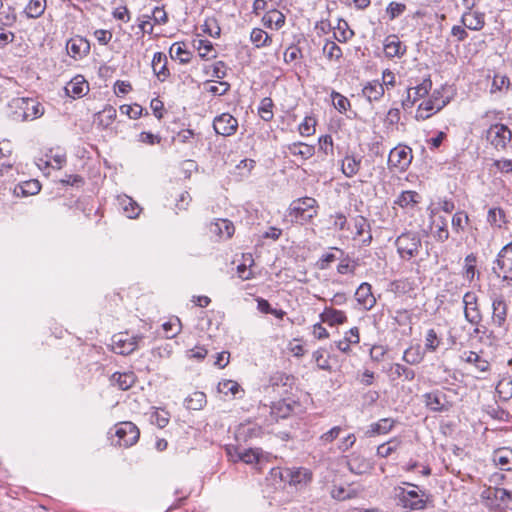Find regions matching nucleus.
Listing matches in <instances>:
<instances>
[{"label": "nucleus", "instance_id": "obj_1", "mask_svg": "<svg viewBox=\"0 0 512 512\" xmlns=\"http://www.w3.org/2000/svg\"><path fill=\"white\" fill-rule=\"evenodd\" d=\"M480 498L483 505L491 512L512 510V493L504 488L485 487Z\"/></svg>", "mask_w": 512, "mask_h": 512}, {"label": "nucleus", "instance_id": "obj_2", "mask_svg": "<svg viewBox=\"0 0 512 512\" xmlns=\"http://www.w3.org/2000/svg\"><path fill=\"white\" fill-rule=\"evenodd\" d=\"M9 107L13 109L11 117L15 121L34 120L44 113L42 105L30 98H15Z\"/></svg>", "mask_w": 512, "mask_h": 512}, {"label": "nucleus", "instance_id": "obj_3", "mask_svg": "<svg viewBox=\"0 0 512 512\" xmlns=\"http://www.w3.org/2000/svg\"><path fill=\"white\" fill-rule=\"evenodd\" d=\"M409 488L398 489V498L401 505L410 510H423L426 508L428 496L425 491L418 488V486L410 483H405Z\"/></svg>", "mask_w": 512, "mask_h": 512}, {"label": "nucleus", "instance_id": "obj_4", "mask_svg": "<svg viewBox=\"0 0 512 512\" xmlns=\"http://www.w3.org/2000/svg\"><path fill=\"white\" fill-rule=\"evenodd\" d=\"M114 436L116 445L123 448H129L135 445L140 438V430L131 421H122L114 425Z\"/></svg>", "mask_w": 512, "mask_h": 512}, {"label": "nucleus", "instance_id": "obj_5", "mask_svg": "<svg viewBox=\"0 0 512 512\" xmlns=\"http://www.w3.org/2000/svg\"><path fill=\"white\" fill-rule=\"evenodd\" d=\"M317 201L312 197H303L294 200L290 207V215L295 217L296 222H309L317 216Z\"/></svg>", "mask_w": 512, "mask_h": 512}, {"label": "nucleus", "instance_id": "obj_6", "mask_svg": "<svg viewBox=\"0 0 512 512\" xmlns=\"http://www.w3.org/2000/svg\"><path fill=\"white\" fill-rule=\"evenodd\" d=\"M395 246L403 260H410L418 255L421 239L416 233H403L397 237Z\"/></svg>", "mask_w": 512, "mask_h": 512}, {"label": "nucleus", "instance_id": "obj_7", "mask_svg": "<svg viewBox=\"0 0 512 512\" xmlns=\"http://www.w3.org/2000/svg\"><path fill=\"white\" fill-rule=\"evenodd\" d=\"M460 360L473 368L474 372L480 374L476 376L478 379H486L491 371L490 362L484 358L482 352L464 350L460 354Z\"/></svg>", "mask_w": 512, "mask_h": 512}, {"label": "nucleus", "instance_id": "obj_8", "mask_svg": "<svg viewBox=\"0 0 512 512\" xmlns=\"http://www.w3.org/2000/svg\"><path fill=\"white\" fill-rule=\"evenodd\" d=\"M492 269L504 281H512V242L500 250Z\"/></svg>", "mask_w": 512, "mask_h": 512}, {"label": "nucleus", "instance_id": "obj_9", "mask_svg": "<svg viewBox=\"0 0 512 512\" xmlns=\"http://www.w3.org/2000/svg\"><path fill=\"white\" fill-rule=\"evenodd\" d=\"M424 403L428 409L434 412L448 411L453 402L448 398L444 390H434L423 395Z\"/></svg>", "mask_w": 512, "mask_h": 512}, {"label": "nucleus", "instance_id": "obj_10", "mask_svg": "<svg viewBox=\"0 0 512 512\" xmlns=\"http://www.w3.org/2000/svg\"><path fill=\"white\" fill-rule=\"evenodd\" d=\"M511 131L504 124H494L486 132V139L496 148L505 149L506 145L511 141Z\"/></svg>", "mask_w": 512, "mask_h": 512}, {"label": "nucleus", "instance_id": "obj_11", "mask_svg": "<svg viewBox=\"0 0 512 512\" xmlns=\"http://www.w3.org/2000/svg\"><path fill=\"white\" fill-rule=\"evenodd\" d=\"M295 385V377L285 372L277 371L269 378V386L279 394L289 393Z\"/></svg>", "mask_w": 512, "mask_h": 512}, {"label": "nucleus", "instance_id": "obj_12", "mask_svg": "<svg viewBox=\"0 0 512 512\" xmlns=\"http://www.w3.org/2000/svg\"><path fill=\"white\" fill-rule=\"evenodd\" d=\"M238 127V121L229 113H223L217 116L213 121L215 132L222 136L233 135Z\"/></svg>", "mask_w": 512, "mask_h": 512}, {"label": "nucleus", "instance_id": "obj_13", "mask_svg": "<svg viewBox=\"0 0 512 512\" xmlns=\"http://www.w3.org/2000/svg\"><path fill=\"white\" fill-rule=\"evenodd\" d=\"M228 454L231 457H235L234 461H242L246 464H254L260 461L262 450L260 448L240 449L236 447L233 449H228Z\"/></svg>", "mask_w": 512, "mask_h": 512}, {"label": "nucleus", "instance_id": "obj_14", "mask_svg": "<svg viewBox=\"0 0 512 512\" xmlns=\"http://www.w3.org/2000/svg\"><path fill=\"white\" fill-rule=\"evenodd\" d=\"M111 385L119 390L126 391L133 387L137 382V376L132 371L115 372L110 378Z\"/></svg>", "mask_w": 512, "mask_h": 512}, {"label": "nucleus", "instance_id": "obj_15", "mask_svg": "<svg viewBox=\"0 0 512 512\" xmlns=\"http://www.w3.org/2000/svg\"><path fill=\"white\" fill-rule=\"evenodd\" d=\"M311 479V471L304 467L289 468V472L286 474V484L290 486L306 485Z\"/></svg>", "mask_w": 512, "mask_h": 512}, {"label": "nucleus", "instance_id": "obj_16", "mask_svg": "<svg viewBox=\"0 0 512 512\" xmlns=\"http://www.w3.org/2000/svg\"><path fill=\"white\" fill-rule=\"evenodd\" d=\"M492 461L501 470H512V448L500 447L493 451Z\"/></svg>", "mask_w": 512, "mask_h": 512}, {"label": "nucleus", "instance_id": "obj_17", "mask_svg": "<svg viewBox=\"0 0 512 512\" xmlns=\"http://www.w3.org/2000/svg\"><path fill=\"white\" fill-rule=\"evenodd\" d=\"M384 53L388 58H400L406 53V46L402 44L398 36L389 35L384 40Z\"/></svg>", "mask_w": 512, "mask_h": 512}, {"label": "nucleus", "instance_id": "obj_18", "mask_svg": "<svg viewBox=\"0 0 512 512\" xmlns=\"http://www.w3.org/2000/svg\"><path fill=\"white\" fill-rule=\"evenodd\" d=\"M112 347L116 353L127 355L135 350L136 342L127 334L119 333L113 336Z\"/></svg>", "mask_w": 512, "mask_h": 512}, {"label": "nucleus", "instance_id": "obj_19", "mask_svg": "<svg viewBox=\"0 0 512 512\" xmlns=\"http://www.w3.org/2000/svg\"><path fill=\"white\" fill-rule=\"evenodd\" d=\"M67 51L73 58H82L90 51V43L82 37L71 38L67 42Z\"/></svg>", "mask_w": 512, "mask_h": 512}, {"label": "nucleus", "instance_id": "obj_20", "mask_svg": "<svg viewBox=\"0 0 512 512\" xmlns=\"http://www.w3.org/2000/svg\"><path fill=\"white\" fill-rule=\"evenodd\" d=\"M461 23L469 30L479 31L485 25L484 13L468 10L461 17Z\"/></svg>", "mask_w": 512, "mask_h": 512}, {"label": "nucleus", "instance_id": "obj_21", "mask_svg": "<svg viewBox=\"0 0 512 512\" xmlns=\"http://www.w3.org/2000/svg\"><path fill=\"white\" fill-rule=\"evenodd\" d=\"M448 101L442 100L441 103L436 104L433 99H428L422 102L417 109L415 118L419 120H426L433 115V113L439 112L443 109Z\"/></svg>", "mask_w": 512, "mask_h": 512}, {"label": "nucleus", "instance_id": "obj_22", "mask_svg": "<svg viewBox=\"0 0 512 512\" xmlns=\"http://www.w3.org/2000/svg\"><path fill=\"white\" fill-rule=\"evenodd\" d=\"M357 302L366 310L371 309L376 299L371 292V285L369 283H362L355 292Z\"/></svg>", "mask_w": 512, "mask_h": 512}, {"label": "nucleus", "instance_id": "obj_23", "mask_svg": "<svg viewBox=\"0 0 512 512\" xmlns=\"http://www.w3.org/2000/svg\"><path fill=\"white\" fill-rule=\"evenodd\" d=\"M295 404V401L289 399H281L273 402L270 411L271 416L276 420L287 418L292 413Z\"/></svg>", "mask_w": 512, "mask_h": 512}, {"label": "nucleus", "instance_id": "obj_24", "mask_svg": "<svg viewBox=\"0 0 512 512\" xmlns=\"http://www.w3.org/2000/svg\"><path fill=\"white\" fill-rule=\"evenodd\" d=\"M412 160L411 150L406 147H397L391 150L389 161L395 166L405 168Z\"/></svg>", "mask_w": 512, "mask_h": 512}, {"label": "nucleus", "instance_id": "obj_25", "mask_svg": "<svg viewBox=\"0 0 512 512\" xmlns=\"http://www.w3.org/2000/svg\"><path fill=\"white\" fill-rule=\"evenodd\" d=\"M396 420L393 418H382L379 421L370 424L369 429L367 430V435L369 437H374L377 435H384L389 433L395 426Z\"/></svg>", "mask_w": 512, "mask_h": 512}, {"label": "nucleus", "instance_id": "obj_26", "mask_svg": "<svg viewBox=\"0 0 512 512\" xmlns=\"http://www.w3.org/2000/svg\"><path fill=\"white\" fill-rule=\"evenodd\" d=\"M218 391L225 396H231L233 398L242 397L244 389L240 384L231 379H224L218 383Z\"/></svg>", "mask_w": 512, "mask_h": 512}, {"label": "nucleus", "instance_id": "obj_27", "mask_svg": "<svg viewBox=\"0 0 512 512\" xmlns=\"http://www.w3.org/2000/svg\"><path fill=\"white\" fill-rule=\"evenodd\" d=\"M117 116V111L114 107L107 105L104 109L95 115V121L99 126L107 129L111 126Z\"/></svg>", "mask_w": 512, "mask_h": 512}, {"label": "nucleus", "instance_id": "obj_28", "mask_svg": "<svg viewBox=\"0 0 512 512\" xmlns=\"http://www.w3.org/2000/svg\"><path fill=\"white\" fill-rule=\"evenodd\" d=\"M469 334L472 340L479 342L490 341L492 332L489 331L481 322H470Z\"/></svg>", "mask_w": 512, "mask_h": 512}, {"label": "nucleus", "instance_id": "obj_29", "mask_svg": "<svg viewBox=\"0 0 512 512\" xmlns=\"http://www.w3.org/2000/svg\"><path fill=\"white\" fill-rule=\"evenodd\" d=\"M207 404L206 394L202 391H194L185 399V406L189 410L199 411Z\"/></svg>", "mask_w": 512, "mask_h": 512}, {"label": "nucleus", "instance_id": "obj_30", "mask_svg": "<svg viewBox=\"0 0 512 512\" xmlns=\"http://www.w3.org/2000/svg\"><path fill=\"white\" fill-rule=\"evenodd\" d=\"M347 465L349 470L355 474H362L369 468L368 461L356 453L347 456Z\"/></svg>", "mask_w": 512, "mask_h": 512}, {"label": "nucleus", "instance_id": "obj_31", "mask_svg": "<svg viewBox=\"0 0 512 512\" xmlns=\"http://www.w3.org/2000/svg\"><path fill=\"white\" fill-rule=\"evenodd\" d=\"M313 360L315 361L316 365L322 369L331 371L333 368V360L334 357L331 356L325 349L320 348L313 352Z\"/></svg>", "mask_w": 512, "mask_h": 512}, {"label": "nucleus", "instance_id": "obj_32", "mask_svg": "<svg viewBox=\"0 0 512 512\" xmlns=\"http://www.w3.org/2000/svg\"><path fill=\"white\" fill-rule=\"evenodd\" d=\"M167 57L163 53H155L152 59V68L157 77L163 81L168 75L169 71L166 68Z\"/></svg>", "mask_w": 512, "mask_h": 512}, {"label": "nucleus", "instance_id": "obj_33", "mask_svg": "<svg viewBox=\"0 0 512 512\" xmlns=\"http://www.w3.org/2000/svg\"><path fill=\"white\" fill-rule=\"evenodd\" d=\"M262 22L267 28H273V26H275L276 29H280L285 23V16L280 11L273 9L262 17Z\"/></svg>", "mask_w": 512, "mask_h": 512}, {"label": "nucleus", "instance_id": "obj_34", "mask_svg": "<svg viewBox=\"0 0 512 512\" xmlns=\"http://www.w3.org/2000/svg\"><path fill=\"white\" fill-rule=\"evenodd\" d=\"M182 330V322H163L157 334L165 339H172L177 336Z\"/></svg>", "mask_w": 512, "mask_h": 512}, {"label": "nucleus", "instance_id": "obj_35", "mask_svg": "<svg viewBox=\"0 0 512 512\" xmlns=\"http://www.w3.org/2000/svg\"><path fill=\"white\" fill-rule=\"evenodd\" d=\"M401 443L402 441L399 438L393 437L377 447V455L381 458H387L400 448Z\"/></svg>", "mask_w": 512, "mask_h": 512}, {"label": "nucleus", "instance_id": "obj_36", "mask_svg": "<svg viewBox=\"0 0 512 512\" xmlns=\"http://www.w3.org/2000/svg\"><path fill=\"white\" fill-rule=\"evenodd\" d=\"M65 89L68 95L81 97L85 94V90L88 89V86L81 76H77L67 84Z\"/></svg>", "mask_w": 512, "mask_h": 512}, {"label": "nucleus", "instance_id": "obj_37", "mask_svg": "<svg viewBox=\"0 0 512 512\" xmlns=\"http://www.w3.org/2000/svg\"><path fill=\"white\" fill-rule=\"evenodd\" d=\"M213 226V232L218 234L220 237H225L227 239L231 238L235 232L234 224L227 219H218Z\"/></svg>", "mask_w": 512, "mask_h": 512}, {"label": "nucleus", "instance_id": "obj_38", "mask_svg": "<svg viewBox=\"0 0 512 512\" xmlns=\"http://www.w3.org/2000/svg\"><path fill=\"white\" fill-rule=\"evenodd\" d=\"M250 40L258 49L269 46L272 43V38L260 28H254L251 31Z\"/></svg>", "mask_w": 512, "mask_h": 512}, {"label": "nucleus", "instance_id": "obj_39", "mask_svg": "<svg viewBox=\"0 0 512 512\" xmlns=\"http://www.w3.org/2000/svg\"><path fill=\"white\" fill-rule=\"evenodd\" d=\"M170 56L172 59L179 60L180 63H188L190 61L191 53L186 49L184 43H174L170 47Z\"/></svg>", "mask_w": 512, "mask_h": 512}, {"label": "nucleus", "instance_id": "obj_40", "mask_svg": "<svg viewBox=\"0 0 512 512\" xmlns=\"http://www.w3.org/2000/svg\"><path fill=\"white\" fill-rule=\"evenodd\" d=\"M289 152L294 156H301L303 159H309L314 155V147L305 143H293L288 146Z\"/></svg>", "mask_w": 512, "mask_h": 512}, {"label": "nucleus", "instance_id": "obj_41", "mask_svg": "<svg viewBox=\"0 0 512 512\" xmlns=\"http://www.w3.org/2000/svg\"><path fill=\"white\" fill-rule=\"evenodd\" d=\"M496 392L502 400H509L512 398V377H503L496 385Z\"/></svg>", "mask_w": 512, "mask_h": 512}, {"label": "nucleus", "instance_id": "obj_42", "mask_svg": "<svg viewBox=\"0 0 512 512\" xmlns=\"http://www.w3.org/2000/svg\"><path fill=\"white\" fill-rule=\"evenodd\" d=\"M361 159L355 156H346L342 161V171L347 177H352L359 171Z\"/></svg>", "mask_w": 512, "mask_h": 512}, {"label": "nucleus", "instance_id": "obj_43", "mask_svg": "<svg viewBox=\"0 0 512 512\" xmlns=\"http://www.w3.org/2000/svg\"><path fill=\"white\" fill-rule=\"evenodd\" d=\"M363 94L369 101L378 100L384 94V87L381 83L374 81L363 88Z\"/></svg>", "mask_w": 512, "mask_h": 512}, {"label": "nucleus", "instance_id": "obj_44", "mask_svg": "<svg viewBox=\"0 0 512 512\" xmlns=\"http://www.w3.org/2000/svg\"><path fill=\"white\" fill-rule=\"evenodd\" d=\"M46 9V0H30L25 8V13L29 18L40 17Z\"/></svg>", "mask_w": 512, "mask_h": 512}, {"label": "nucleus", "instance_id": "obj_45", "mask_svg": "<svg viewBox=\"0 0 512 512\" xmlns=\"http://www.w3.org/2000/svg\"><path fill=\"white\" fill-rule=\"evenodd\" d=\"M150 421L152 424L156 425L158 428H165L170 421V414L168 411L164 409H155L151 414Z\"/></svg>", "mask_w": 512, "mask_h": 512}, {"label": "nucleus", "instance_id": "obj_46", "mask_svg": "<svg viewBox=\"0 0 512 512\" xmlns=\"http://www.w3.org/2000/svg\"><path fill=\"white\" fill-rule=\"evenodd\" d=\"M432 88V81L429 77L423 79V81L415 87H410L407 90H411L412 96L417 97V100L426 96Z\"/></svg>", "mask_w": 512, "mask_h": 512}, {"label": "nucleus", "instance_id": "obj_47", "mask_svg": "<svg viewBox=\"0 0 512 512\" xmlns=\"http://www.w3.org/2000/svg\"><path fill=\"white\" fill-rule=\"evenodd\" d=\"M323 54L329 60H339L342 57V50L335 42L327 41L323 46Z\"/></svg>", "mask_w": 512, "mask_h": 512}, {"label": "nucleus", "instance_id": "obj_48", "mask_svg": "<svg viewBox=\"0 0 512 512\" xmlns=\"http://www.w3.org/2000/svg\"><path fill=\"white\" fill-rule=\"evenodd\" d=\"M273 101L271 98L265 97L261 100L258 113L264 121H270L273 118Z\"/></svg>", "mask_w": 512, "mask_h": 512}, {"label": "nucleus", "instance_id": "obj_49", "mask_svg": "<svg viewBox=\"0 0 512 512\" xmlns=\"http://www.w3.org/2000/svg\"><path fill=\"white\" fill-rule=\"evenodd\" d=\"M392 373L398 378L403 377V379L406 381H412L415 377L414 370L399 363L393 365Z\"/></svg>", "mask_w": 512, "mask_h": 512}, {"label": "nucleus", "instance_id": "obj_50", "mask_svg": "<svg viewBox=\"0 0 512 512\" xmlns=\"http://www.w3.org/2000/svg\"><path fill=\"white\" fill-rule=\"evenodd\" d=\"M197 50L199 52V56L203 59H211L215 57L213 54L214 48L210 41L208 40H198L197 41Z\"/></svg>", "mask_w": 512, "mask_h": 512}, {"label": "nucleus", "instance_id": "obj_51", "mask_svg": "<svg viewBox=\"0 0 512 512\" xmlns=\"http://www.w3.org/2000/svg\"><path fill=\"white\" fill-rule=\"evenodd\" d=\"M507 317V304L502 299L493 301V320H505Z\"/></svg>", "mask_w": 512, "mask_h": 512}, {"label": "nucleus", "instance_id": "obj_52", "mask_svg": "<svg viewBox=\"0 0 512 512\" xmlns=\"http://www.w3.org/2000/svg\"><path fill=\"white\" fill-rule=\"evenodd\" d=\"M331 97H332V102H333L334 107L340 113H344L347 111L348 107L350 106V102L345 96L341 95L340 93H338L336 91H333L331 93Z\"/></svg>", "mask_w": 512, "mask_h": 512}, {"label": "nucleus", "instance_id": "obj_53", "mask_svg": "<svg viewBox=\"0 0 512 512\" xmlns=\"http://www.w3.org/2000/svg\"><path fill=\"white\" fill-rule=\"evenodd\" d=\"M123 209L129 218H136L140 213L139 205L132 200L130 197H126V199L122 202Z\"/></svg>", "mask_w": 512, "mask_h": 512}, {"label": "nucleus", "instance_id": "obj_54", "mask_svg": "<svg viewBox=\"0 0 512 512\" xmlns=\"http://www.w3.org/2000/svg\"><path fill=\"white\" fill-rule=\"evenodd\" d=\"M417 197H418V194L414 191H404L397 198L395 203L401 207H406L410 204L417 203L418 202Z\"/></svg>", "mask_w": 512, "mask_h": 512}, {"label": "nucleus", "instance_id": "obj_55", "mask_svg": "<svg viewBox=\"0 0 512 512\" xmlns=\"http://www.w3.org/2000/svg\"><path fill=\"white\" fill-rule=\"evenodd\" d=\"M316 120L313 117L307 116L304 121L299 125V133L302 136H310L315 133Z\"/></svg>", "mask_w": 512, "mask_h": 512}, {"label": "nucleus", "instance_id": "obj_56", "mask_svg": "<svg viewBox=\"0 0 512 512\" xmlns=\"http://www.w3.org/2000/svg\"><path fill=\"white\" fill-rule=\"evenodd\" d=\"M487 220L491 225L501 227L504 223V212L498 208H491L488 211Z\"/></svg>", "mask_w": 512, "mask_h": 512}, {"label": "nucleus", "instance_id": "obj_57", "mask_svg": "<svg viewBox=\"0 0 512 512\" xmlns=\"http://www.w3.org/2000/svg\"><path fill=\"white\" fill-rule=\"evenodd\" d=\"M257 302H258V305H257L258 310L263 313H270V314L274 315L276 318H280V319L283 318V316L285 315V312L283 310H277V309L271 308L269 302L265 299H258Z\"/></svg>", "mask_w": 512, "mask_h": 512}, {"label": "nucleus", "instance_id": "obj_58", "mask_svg": "<svg viewBox=\"0 0 512 512\" xmlns=\"http://www.w3.org/2000/svg\"><path fill=\"white\" fill-rule=\"evenodd\" d=\"M289 472V467H274L270 470V477L274 482L286 484V474Z\"/></svg>", "mask_w": 512, "mask_h": 512}, {"label": "nucleus", "instance_id": "obj_59", "mask_svg": "<svg viewBox=\"0 0 512 512\" xmlns=\"http://www.w3.org/2000/svg\"><path fill=\"white\" fill-rule=\"evenodd\" d=\"M440 345V339L435 330L430 329L425 338V348L429 351H435Z\"/></svg>", "mask_w": 512, "mask_h": 512}, {"label": "nucleus", "instance_id": "obj_60", "mask_svg": "<svg viewBox=\"0 0 512 512\" xmlns=\"http://www.w3.org/2000/svg\"><path fill=\"white\" fill-rule=\"evenodd\" d=\"M403 359L409 364H417L422 360V355L419 348L410 347L405 350Z\"/></svg>", "mask_w": 512, "mask_h": 512}, {"label": "nucleus", "instance_id": "obj_61", "mask_svg": "<svg viewBox=\"0 0 512 512\" xmlns=\"http://www.w3.org/2000/svg\"><path fill=\"white\" fill-rule=\"evenodd\" d=\"M120 112L122 114L127 115L131 119H137L142 114V107L140 105H137V104H135L134 106L122 105L120 107Z\"/></svg>", "mask_w": 512, "mask_h": 512}, {"label": "nucleus", "instance_id": "obj_62", "mask_svg": "<svg viewBox=\"0 0 512 512\" xmlns=\"http://www.w3.org/2000/svg\"><path fill=\"white\" fill-rule=\"evenodd\" d=\"M208 350L204 346L197 345L187 351V356L190 359L202 361L206 358Z\"/></svg>", "mask_w": 512, "mask_h": 512}, {"label": "nucleus", "instance_id": "obj_63", "mask_svg": "<svg viewBox=\"0 0 512 512\" xmlns=\"http://www.w3.org/2000/svg\"><path fill=\"white\" fill-rule=\"evenodd\" d=\"M405 9H406L405 4L398 3V2H391L387 7L386 12L389 15L390 20H393L396 17H398L399 15H401L405 11Z\"/></svg>", "mask_w": 512, "mask_h": 512}, {"label": "nucleus", "instance_id": "obj_64", "mask_svg": "<svg viewBox=\"0 0 512 512\" xmlns=\"http://www.w3.org/2000/svg\"><path fill=\"white\" fill-rule=\"evenodd\" d=\"M191 201H192L191 195L187 191H184V192L180 193L179 197L176 200V208L180 211L187 210Z\"/></svg>", "mask_w": 512, "mask_h": 512}]
</instances>
